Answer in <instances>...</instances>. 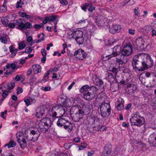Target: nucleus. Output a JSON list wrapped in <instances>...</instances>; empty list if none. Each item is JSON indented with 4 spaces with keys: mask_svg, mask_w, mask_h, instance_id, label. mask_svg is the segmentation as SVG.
Instances as JSON below:
<instances>
[{
    "mask_svg": "<svg viewBox=\"0 0 156 156\" xmlns=\"http://www.w3.org/2000/svg\"><path fill=\"white\" fill-rule=\"evenodd\" d=\"M70 114L73 120L75 122H78L82 118L81 109L78 105L72 107L70 110Z\"/></svg>",
    "mask_w": 156,
    "mask_h": 156,
    "instance_id": "nucleus-1",
    "label": "nucleus"
},
{
    "mask_svg": "<svg viewBox=\"0 0 156 156\" xmlns=\"http://www.w3.org/2000/svg\"><path fill=\"white\" fill-rule=\"evenodd\" d=\"M144 119L141 117L139 113H136L133 115L132 118L130 119L132 126H136L140 127L144 123Z\"/></svg>",
    "mask_w": 156,
    "mask_h": 156,
    "instance_id": "nucleus-2",
    "label": "nucleus"
},
{
    "mask_svg": "<svg viewBox=\"0 0 156 156\" xmlns=\"http://www.w3.org/2000/svg\"><path fill=\"white\" fill-rule=\"evenodd\" d=\"M111 110V107L109 103H102L100 108V111L101 116L103 117H108L110 115Z\"/></svg>",
    "mask_w": 156,
    "mask_h": 156,
    "instance_id": "nucleus-3",
    "label": "nucleus"
},
{
    "mask_svg": "<svg viewBox=\"0 0 156 156\" xmlns=\"http://www.w3.org/2000/svg\"><path fill=\"white\" fill-rule=\"evenodd\" d=\"M51 124V120L50 118L48 117L44 118L39 122L38 126L41 129L45 132L47 131Z\"/></svg>",
    "mask_w": 156,
    "mask_h": 156,
    "instance_id": "nucleus-4",
    "label": "nucleus"
},
{
    "mask_svg": "<svg viewBox=\"0 0 156 156\" xmlns=\"http://www.w3.org/2000/svg\"><path fill=\"white\" fill-rule=\"evenodd\" d=\"M96 89L94 86H92L89 88L83 94V97L86 100L90 101L94 99L95 97Z\"/></svg>",
    "mask_w": 156,
    "mask_h": 156,
    "instance_id": "nucleus-5",
    "label": "nucleus"
},
{
    "mask_svg": "<svg viewBox=\"0 0 156 156\" xmlns=\"http://www.w3.org/2000/svg\"><path fill=\"white\" fill-rule=\"evenodd\" d=\"M89 123L91 125H94L93 127L95 128L96 130H99L100 128L104 127V126H101L100 125V119L97 117L92 116L89 119Z\"/></svg>",
    "mask_w": 156,
    "mask_h": 156,
    "instance_id": "nucleus-6",
    "label": "nucleus"
},
{
    "mask_svg": "<svg viewBox=\"0 0 156 156\" xmlns=\"http://www.w3.org/2000/svg\"><path fill=\"white\" fill-rule=\"evenodd\" d=\"M132 51V46L129 43L123 47L121 50V53L122 55L127 57L131 54Z\"/></svg>",
    "mask_w": 156,
    "mask_h": 156,
    "instance_id": "nucleus-7",
    "label": "nucleus"
},
{
    "mask_svg": "<svg viewBox=\"0 0 156 156\" xmlns=\"http://www.w3.org/2000/svg\"><path fill=\"white\" fill-rule=\"evenodd\" d=\"M121 50L120 46L117 45L113 48L112 54L106 56L105 58H108L107 60H108L112 57L117 56L121 53Z\"/></svg>",
    "mask_w": 156,
    "mask_h": 156,
    "instance_id": "nucleus-8",
    "label": "nucleus"
},
{
    "mask_svg": "<svg viewBox=\"0 0 156 156\" xmlns=\"http://www.w3.org/2000/svg\"><path fill=\"white\" fill-rule=\"evenodd\" d=\"M143 57V66L144 70L148 68L151 67L153 66V62L150 57L147 58Z\"/></svg>",
    "mask_w": 156,
    "mask_h": 156,
    "instance_id": "nucleus-9",
    "label": "nucleus"
},
{
    "mask_svg": "<svg viewBox=\"0 0 156 156\" xmlns=\"http://www.w3.org/2000/svg\"><path fill=\"white\" fill-rule=\"evenodd\" d=\"M58 108V106L55 105L51 108H50L48 110V115L50 116V117H52L51 119L53 121L56 119L58 118V117L56 116Z\"/></svg>",
    "mask_w": 156,
    "mask_h": 156,
    "instance_id": "nucleus-10",
    "label": "nucleus"
},
{
    "mask_svg": "<svg viewBox=\"0 0 156 156\" xmlns=\"http://www.w3.org/2000/svg\"><path fill=\"white\" fill-rule=\"evenodd\" d=\"M74 55L77 59L83 60L86 57L87 54L83 50L79 49L75 51Z\"/></svg>",
    "mask_w": 156,
    "mask_h": 156,
    "instance_id": "nucleus-11",
    "label": "nucleus"
},
{
    "mask_svg": "<svg viewBox=\"0 0 156 156\" xmlns=\"http://www.w3.org/2000/svg\"><path fill=\"white\" fill-rule=\"evenodd\" d=\"M20 137V138H18V139L17 140L22 148H23L26 147L27 141H32V139L31 138H28V137Z\"/></svg>",
    "mask_w": 156,
    "mask_h": 156,
    "instance_id": "nucleus-12",
    "label": "nucleus"
},
{
    "mask_svg": "<svg viewBox=\"0 0 156 156\" xmlns=\"http://www.w3.org/2000/svg\"><path fill=\"white\" fill-rule=\"evenodd\" d=\"M91 105L89 102L84 103L82 107L81 112L82 116L83 115H85L88 114L91 110Z\"/></svg>",
    "mask_w": 156,
    "mask_h": 156,
    "instance_id": "nucleus-13",
    "label": "nucleus"
},
{
    "mask_svg": "<svg viewBox=\"0 0 156 156\" xmlns=\"http://www.w3.org/2000/svg\"><path fill=\"white\" fill-rule=\"evenodd\" d=\"M107 21V18L100 16L97 17L96 19V23L98 27H101L106 23Z\"/></svg>",
    "mask_w": 156,
    "mask_h": 156,
    "instance_id": "nucleus-14",
    "label": "nucleus"
},
{
    "mask_svg": "<svg viewBox=\"0 0 156 156\" xmlns=\"http://www.w3.org/2000/svg\"><path fill=\"white\" fill-rule=\"evenodd\" d=\"M126 91L127 94H132L136 90V86L133 84H128L126 87Z\"/></svg>",
    "mask_w": 156,
    "mask_h": 156,
    "instance_id": "nucleus-15",
    "label": "nucleus"
},
{
    "mask_svg": "<svg viewBox=\"0 0 156 156\" xmlns=\"http://www.w3.org/2000/svg\"><path fill=\"white\" fill-rule=\"evenodd\" d=\"M32 27L31 24L29 22H27L24 23L22 22H20L17 28L21 30L27 28H30Z\"/></svg>",
    "mask_w": 156,
    "mask_h": 156,
    "instance_id": "nucleus-16",
    "label": "nucleus"
},
{
    "mask_svg": "<svg viewBox=\"0 0 156 156\" xmlns=\"http://www.w3.org/2000/svg\"><path fill=\"white\" fill-rule=\"evenodd\" d=\"M115 61L119 63V66H120V65H121L126 63L128 61V58L126 57L121 55L120 56H118L116 58Z\"/></svg>",
    "mask_w": 156,
    "mask_h": 156,
    "instance_id": "nucleus-17",
    "label": "nucleus"
},
{
    "mask_svg": "<svg viewBox=\"0 0 156 156\" xmlns=\"http://www.w3.org/2000/svg\"><path fill=\"white\" fill-rule=\"evenodd\" d=\"M112 149V146L110 144H106L104 148V151L103 152V156H109L111 152Z\"/></svg>",
    "mask_w": 156,
    "mask_h": 156,
    "instance_id": "nucleus-18",
    "label": "nucleus"
},
{
    "mask_svg": "<svg viewBox=\"0 0 156 156\" xmlns=\"http://www.w3.org/2000/svg\"><path fill=\"white\" fill-rule=\"evenodd\" d=\"M121 29L120 25H115L110 27L109 32L112 34L118 33L120 31Z\"/></svg>",
    "mask_w": 156,
    "mask_h": 156,
    "instance_id": "nucleus-19",
    "label": "nucleus"
},
{
    "mask_svg": "<svg viewBox=\"0 0 156 156\" xmlns=\"http://www.w3.org/2000/svg\"><path fill=\"white\" fill-rule=\"evenodd\" d=\"M83 31L80 30H76L75 31L73 32L71 34V36H69V38H72L75 39L76 38H79L83 36Z\"/></svg>",
    "mask_w": 156,
    "mask_h": 156,
    "instance_id": "nucleus-20",
    "label": "nucleus"
},
{
    "mask_svg": "<svg viewBox=\"0 0 156 156\" xmlns=\"http://www.w3.org/2000/svg\"><path fill=\"white\" fill-rule=\"evenodd\" d=\"M45 111L44 107L42 106H40L38 108L37 112L35 115L37 118H39L45 114Z\"/></svg>",
    "mask_w": 156,
    "mask_h": 156,
    "instance_id": "nucleus-21",
    "label": "nucleus"
},
{
    "mask_svg": "<svg viewBox=\"0 0 156 156\" xmlns=\"http://www.w3.org/2000/svg\"><path fill=\"white\" fill-rule=\"evenodd\" d=\"M138 62L137 65H135V62L133 63V67L134 69L135 70H138L139 71H142L144 70V66H143V60L142 61H138Z\"/></svg>",
    "mask_w": 156,
    "mask_h": 156,
    "instance_id": "nucleus-22",
    "label": "nucleus"
},
{
    "mask_svg": "<svg viewBox=\"0 0 156 156\" xmlns=\"http://www.w3.org/2000/svg\"><path fill=\"white\" fill-rule=\"evenodd\" d=\"M89 35L87 34H84V37L83 36L79 38H76L75 39V40L76 41L78 44L79 45L82 44L84 41V40H87L89 37Z\"/></svg>",
    "mask_w": 156,
    "mask_h": 156,
    "instance_id": "nucleus-23",
    "label": "nucleus"
},
{
    "mask_svg": "<svg viewBox=\"0 0 156 156\" xmlns=\"http://www.w3.org/2000/svg\"><path fill=\"white\" fill-rule=\"evenodd\" d=\"M143 60V57L141 55H137L134 56L133 58L132 61V65L133 67H134L133 63L135 62V65H137L138 63V61H142Z\"/></svg>",
    "mask_w": 156,
    "mask_h": 156,
    "instance_id": "nucleus-24",
    "label": "nucleus"
},
{
    "mask_svg": "<svg viewBox=\"0 0 156 156\" xmlns=\"http://www.w3.org/2000/svg\"><path fill=\"white\" fill-rule=\"evenodd\" d=\"M119 84L116 82L112 83H111V87L110 90L112 92H114L119 89Z\"/></svg>",
    "mask_w": 156,
    "mask_h": 156,
    "instance_id": "nucleus-25",
    "label": "nucleus"
},
{
    "mask_svg": "<svg viewBox=\"0 0 156 156\" xmlns=\"http://www.w3.org/2000/svg\"><path fill=\"white\" fill-rule=\"evenodd\" d=\"M32 67L35 73H40L41 71V67L39 65H33Z\"/></svg>",
    "mask_w": 156,
    "mask_h": 156,
    "instance_id": "nucleus-26",
    "label": "nucleus"
},
{
    "mask_svg": "<svg viewBox=\"0 0 156 156\" xmlns=\"http://www.w3.org/2000/svg\"><path fill=\"white\" fill-rule=\"evenodd\" d=\"M30 134L31 135H38L39 133L37 128L35 126L30 127Z\"/></svg>",
    "mask_w": 156,
    "mask_h": 156,
    "instance_id": "nucleus-27",
    "label": "nucleus"
},
{
    "mask_svg": "<svg viewBox=\"0 0 156 156\" xmlns=\"http://www.w3.org/2000/svg\"><path fill=\"white\" fill-rule=\"evenodd\" d=\"M63 126L65 129H66L69 132H70L73 129L72 124L68 121H67Z\"/></svg>",
    "mask_w": 156,
    "mask_h": 156,
    "instance_id": "nucleus-28",
    "label": "nucleus"
},
{
    "mask_svg": "<svg viewBox=\"0 0 156 156\" xmlns=\"http://www.w3.org/2000/svg\"><path fill=\"white\" fill-rule=\"evenodd\" d=\"M118 69L120 71H122V72L124 73H129V69L127 68L126 66L123 65L119 66Z\"/></svg>",
    "mask_w": 156,
    "mask_h": 156,
    "instance_id": "nucleus-29",
    "label": "nucleus"
},
{
    "mask_svg": "<svg viewBox=\"0 0 156 156\" xmlns=\"http://www.w3.org/2000/svg\"><path fill=\"white\" fill-rule=\"evenodd\" d=\"M67 121L62 118H60L58 119L57 122V125L60 127L64 126Z\"/></svg>",
    "mask_w": 156,
    "mask_h": 156,
    "instance_id": "nucleus-30",
    "label": "nucleus"
},
{
    "mask_svg": "<svg viewBox=\"0 0 156 156\" xmlns=\"http://www.w3.org/2000/svg\"><path fill=\"white\" fill-rule=\"evenodd\" d=\"M57 112L58 114L60 115L59 117L65 114L66 111L65 109L63 107H59L58 106V108L57 109Z\"/></svg>",
    "mask_w": 156,
    "mask_h": 156,
    "instance_id": "nucleus-31",
    "label": "nucleus"
},
{
    "mask_svg": "<svg viewBox=\"0 0 156 156\" xmlns=\"http://www.w3.org/2000/svg\"><path fill=\"white\" fill-rule=\"evenodd\" d=\"M16 145V143L13 140H10L9 142L5 144L4 147L7 146L9 148L14 147Z\"/></svg>",
    "mask_w": 156,
    "mask_h": 156,
    "instance_id": "nucleus-32",
    "label": "nucleus"
},
{
    "mask_svg": "<svg viewBox=\"0 0 156 156\" xmlns=\"http://www.w3.org/2000/svg\"><path fill=\"white\" fill-rule=\"evenodd\" d=\"M48 17L49 19V21L50 22H54V23L58 20L57 19L58 17V16L54 15L51 16H49Z\"/></svg>",
    "mask_w": 156,
    "mask_h": 156,
    "instance_id": "nucleus-33",
    "label": "nucleus"
},
{
    "mask_svg": "<svg viewBox=\"0 0 156 156\" xmlns=\"http://www.w3.org/2000/svg\"><path fill=\"white\" fill-rule=\"evenodd\" d=\"M94 82V84L97 86L101 87L103 85V81L98 78H95Z\"/></svg>",
    "mask_w": 156,
    "mask_h": 156,
    "instance_id": "nucleus-34",
    "label": "nucleus"
},
{
    "mask_svg": "<svg viewBox=\"0 0 156 156\" xmlns=\"http://www.w3.org/2000/svg\"><path fill=\"white\" fill-rule=\"evenodd\" d=\"M115 77H114V75L111 73H109L108 75V81L111 83H114L115 81Z\"/></svg>",
    "mask_w": 156,
    "mask_h": 156,
    "instance_id": "nucleus-35",
    "label": "nucleus"
},
{
    "mask_svg": "<svg viewBox=\"0 0 156 156\" xmlns=\"http://www.w3.org/2000/svg\"><path fill=\"white\" fill-rule=\"evenodd\" d=\"M90 87H89V86L88 85H85L83 87H82L80 89V91L81 93L85 92L88 89L90 88Z\"/></svg>",
    "mask_w": 156,
    "mask_h": 156,
    "instance_id": "nucleus-36",
    "label": "nucleus"
},
{
    "mask_svg": "<svg viewBox=\"0 0 156 156\" xmlns=\"http://www.w3.org/2000/svg\"><path fill=\"white\" fill-rule=\"evenodd\" d=\"M136 144H138V147H140L141 148H146V145L144 143H142L140 142L137 141L136 140H134Z\"/></svg>",
    "mask_w": 156,
    "mask_h": 156,
    "instance_id": "nucleus-37",
    "label": "nucleus"
},
{
    "mask_svg": "<svg viewBox=\"0 0 156 156\" xmlns=\"http://www.w3.org/2000/svg\"><path fill=\"white\" fill-rule=\"evenodd\" d=\"M119 69H117L116 68L113 67H110L109 68V70L110 72H112L113 73L115 74V77H116V76L117 75L116 74L118 72V70Z\"/></svg>",
    "mask_w": 156,
    "mask_h": 156,
    "instance_id": "nucleus-38",
    "label": "nucleus"
},
{
    "mask_svg": "<svg viewBox=\"0 0 156 156\" xmlns=\"http://www.w3.org/2000/svg\"><path fill=\"white\" fill-rule=\"evenodd\" d=\"M90 5V3H84L83 5L82 6H81V9L84 11H86L87 9L89 7Z\"/></svg>",
    "mask_w": 156,
    "mask_h": 156,
    "instance_id": "nucleus-39",
    "label": "nucleus"
},
{
    "mask_svg": "<svg viewBox=\"0 0 156 156\" xmlns=\"http://www.w3.org/2000/svg\"><path fill=\"white\" fill-rule=\"evenodd\" d=\"M18 49L20 50H21L24 48L26 47V44L23 42H20L19 43Z\"/></svg>",
    "mask_w": 156,
    "mask_h": 156,
    "instance_id": "nucleus-40",
    "label": "nucleus"
},
{
    "mask_svg": "<svg viewBox=\"0 0 156 156\" xmlns=\"http://www.w3.org/2000/svg\"><path fill=\"white\" fill-rule=\"evenodd\" d=\"M5 3L4 2L3 5L0 7V12H3L7 11V7L5 5Z\"/></svg>",
    "mask_w": 156,
    "mask_h": 156,
    "instance_id": "nucleus-41",
    "label": "nucleus"
},
{
    "mask_svg": "<svg viewBox=\"0 0 156 156\" xmlns=\"http://www.w3.org/2000/svg\"><path fill=\"white\" fill-rule=\"evenodd\" d=\"M70 103L69 100H65V101L63 102V105L65 107H69L70 106V104H69Z\"/></svg>",
    "mask_w": 156,
    "mask_h": 156,
    "instance_id": "nucleus-42",
    "label": "nucleus"
},
{
    "mask_svg": "<svg viewBox=\"0 0 156 156\" xmlns=\"http://www.w3.org/2000/svg\"><path fill=\"white\" fill-rule=\"evenodd\" d=\"M87 144L85 143H81L80 145L79 146V150H81L83 148L86 147Z\"/></svg>",
    "mask_w": 156,
    "mask_h": 156,
    "instance_id": "nucleus-43",
    "label": "nucleus"
},
{
    "mask_svg": "<svg viewBox=\"0 0 156 156\" xmlns=\"http://www.w3.org/2000/svg\"><path fill=\"white\" fill-rule=\"evenodd\" d=\"M15 86V83L14 82H11L10 84H9L8 86L9 90H11L13 89Z\"/></svg>",
    "mask_w": 156,
    "mask_h": 156,
    "instance_id": "nucleus-44",
    "label": "nucleus"
},
{
    "mask_svg": "<svg viewBox=\"0 0 156 156\" xmlns=\"http://www.w3.org/2000/svg\"><path fill=\"white\" fill-rule=\"evenodd\" d=\"M117 109L119 110H122L124 108V105L122 104H118L116 106Z\"/></svg>",
    "mask_w": 156,
    "mask_h": 156,
    "instance_id": "nucleus-45",
    "label": "nucleus"
},
{
    "mask_svg": "<svg viewBox=\"0 0 156 156\" xmlns=\"http://www.w3.org/2000/svg\"><path fill=\"white\" fill-rule=\"evenodd\" d=\"M95 9V7L93 6L92 5L90 4V5L89 7V8L88 9V11L90 12H93V11Z\"/></svg>",
    "mask_w": 156,
    "mask_h": 156,
    "instance_id": "nucleus-46",
    "label": "nucleus"
},
{
    "mask_svg": "<svg viewBox=\"0 0 156 156\" xmlns=\"http://www.w3.org/2000/svg\"><path fill=\"white\" fill-rule=\"evenodd\" d=\"M139 9V8L137 7L135 8L134 9V13L135 16H137L138 18L140 16L139 14V11H138V9Z\"/></svg>",
    "mask_w": 156,
    "mask_h": 156,
    "instance_id": "nucleus-47",
    "label": "nucleus"
},
{
    "mask_svg": "<svg viewBox=\"0 0 156 156\" xmlns=\"http://www.w3.org/2000/svg\"><path fill=\"white\" fill-rule=\"evenodd\" d=\"M0 40L2 43L5 44H6L7 42V39L4 37H0Z\"/></svg>",
    "mask_w": 156,
    "mask_h": 156,
    "instance_id": "nucleus-48",
    "label": "nucleus"
},
{
    "mask_svg": "<svg viewBox=\"0 0 156 156\" xmlns=\"http://www.w3.org/2000/svg\"><path fill=\"white\" fill-rule=\"evenodd\" d=\"M1 21L2 23L5 25H7L8 23V20L6 19L2 18Z\"/></svg>",
    "mask_w": 156,
    "mask_h": 156,
    "instance_id": "nucleus-49",
    "label": "nucleus"
},
{
    "mask_svg": "<svg viewBox=\"0 0 156 156\" xmlns=\"http://www.w3.org/2000/svg\"><path fill=\"white\" fill-rule=\"evenodd\" d=\"M33 50V49L31 48L27 47L24 51L25 53H30Z\"/></svg>",
    "mask_w": 156,
    "mask_h": 156,
    "instance_id": "nucleus-50",
    "label": "nucleus"
},
{
    "mask_svg": "<svg viewBox=\"0 0 156 156\" xmlns=\"http://www.w3.org/2000/svg\"><path fill=\"white\" fill-rule=\"evenodd\" d=\"M51 87H42L41 88V89L44 91H50L51 90Z\"/></svg>",
    "mask_w": 156,
    "mask_h": 156,
    "instance_id": "nucleus-51",
    "label": "nucleus"
},
{
    "mask_svg": "<svg viewBox=\"0 0 156 156\" xmlns=\"http://www.w3.org/2000/svg\"><path fill=\"white\" fill-rule=\"evenodd\" d=\"M10 67L13 70H17L18 68V67H17L16 65L14 63H12L11 64Z\"/></svg>",
    "mask_w": 156,
    "mask_h": 156,
    "instance_id": "nucleus-52",
    "label": "nucleus"
},
{
    "mask_svg": "<svg viewBox=\"0 0 156 156\" xmlns=\"http://www.w3.org/2000/svg\"><path fill=\"white\" fill-rule=\"evenodd\" d=\"M124 101L123 99L119 97L118 99V104H123L124 103Z\"/></svg>",
    "mask_w": 156,
    "mask_h": 156,
    "instance_id": "nucleus-53",
    "label": "nucleus"
},
{
    "mask_svg": "<svg viewBox=\"0 0 156 156\" xmlns=\"http://www.w3.org/2000/svg\"><path fill=\"white\" fill-rule=\"evenodd\" d=\"M43 26V24H36L34 26V27L35 29L38 30L41 28Z\"/></svg>",
    "mask_w": 156,
    "mask_h": 156,
    "instance_id": "nucleus-54",
    "label": "nucleus"
},
{
    "mask_svg": "<svg viewBox=\"0 0 156 156\" xmlns=\"http://www.w3.org/2000/svg\"><path fill=\"white\" fill-rule=\"evenodd\" d=\"M24 136V134L22 131H19L16 134V136Z\"/></svg>",
    "mask_w": 156,
    "mask_h": 156,
    "instance_id": "nucleus-55",
    "label": "nucleus"
},
{
    "mask_svg": "<svg viewBox=\"0 0 156 156\" xmlns=\"http://www.w3.org/2000/svg\"><path fill=\"white\" fill-rule=\"evenodd\" d=\"M44 38L43 37H42L40 39L37 40L36 39L34 40V43H37L40 42H41L42 41H44Z\"/></svg>",
    "mask_w": 156,
    "mask_h": 156,
    "instance_id": "nucleus-56",
    "label": "nucleus"
},
{
    "mask_svg": "<svg viewBox=\"0 0 156 156\" xmlns=\"http://www.w3.org/2000/svg\"><path fill=\"white\" fill-rule=\"evenodd\" d=\"M8 92L7 91L4 90L2 94V96L4 98H5L8 95Z\"/></svg>",
    "mask_w": 156,
    "mask_h": 156,
    "instance_id": "nucleus-57",
    "label": "nucleus"
},
{
    "mask_svg": "<svg viewBox=\"0 0 156 156\" xmlns=\"http://www.w3.org/2000/svg\"><path fill=\"white\" fill-rule=\"evenodd\" d=\"M30 129V127H29L25 130V135L26 136H28V134L29 133L30 134V131H29Z\"/></svg>",
    "mask_w": 156,
    "mask_h": 156,
    "instance_id": "nucleus-58",
    "label": "nucleus"
},
{
    "mask_svg": "<svg viewBox=\"0 0 156 156\" xmlns=\"http://www.w3.org/2000/svg\"><path fill=\"white\" fill-rule=\"evenodd\" d=\"M88 21L87 20H81L79 21V23H81L83 24H85L86 23H88Z\"/></svg>",
    "mask_w": 156,
    "mask_h": 156,
    "instance_id": "nucleus-59",
    "label": "nucleus"
},
{
    "mask_svg": "<svg viewBox=\"0 0 156 156\" xmlns=\"http://www.w3.org/2000/svg\"><path fill=\"white\" fill-rule=\"evenodd\" d=\"M120 83L122 84V86L126 85H127L128 84V82L124 80H121L120 82Z\"/></svg>",
    "mask_w": 156,
    "mask_h": 156,
    "instance_id": "nucleus-60",
    "label": "nucleus"
},
{
    "mask_svg": "<svg viewBox=\"0 0 156 156\" xmlns=\"http://www.w3.org/2000/svg\"><path fill=\"white\" fill-rule=\"evenodd\" d=\"M17 94H20L22 93L23 91V90L22 88L18 87L17 89Z\"/></svg>",
    "mask_w": 156,
    "mask_h": 156,
    "instance_id": "nucleus-61",
    "label": "nucleus"
},
{
    "mask_svg": "<svg viewBox=\"0 0 156 156\" xmlns=\"http://www.w3.org/2000/svg\"><path fill=\"white\" fill-rule=\"evenodd\" d=\"M17 50H15L14 51L11 52V54H10V57L12 58L14 57V56L16 55L17 53Z\"/></svg>",
    "mask_w": 156,
    "mask_h": 156,
    "instance_id": "nucleus-62",
    "label": "nucleus"
},
{
    "mask_svg": "<svg viewBox=\"0 0 156 156\" xmlns=\"http://www.w3.org/2000/svg\"><path fill=\"white\" fill-rule=\"evenodd\" d=\"M145 29L146 30L148 31H150L152 30H153V29L151 27V26H147L145 27Z\"/></svg>",
    "mask_w": 156,
    "mask_h": 156,
    "instance_id": "nucleus-63",
    "label": "nucleus"
},
{
    "mask_svg": "<svg viewBox=\"0 0 156 156\" xmlns=\"http://www.w3.org/2000/svg\"><path fill=\"white\" fill-rule=\"evenodd\" d=\"M26 105L27 106H29L30 104V100L28 99H25L24 101Z\"/></svg>",
    "mask_w": 156,
    "mask_h": 156,
    "instance_id": "nucleus-64",
    "label": "nucleus"
}]
</instances>
